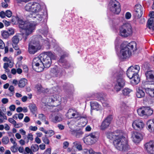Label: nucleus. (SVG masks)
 <instances>
[{
	"label": "nucleus",
	"mask_w": 154,
	"mask_h": 154,
	"mask_svg": "<svg viewBox=\"0 0 154 154\" xmlns=\"http://www.w3.org/2000/svg\"><path fill=\"white\" fill-rule=\"evenodd\" d=\"M107 137L114 140V145L117 150L125 151L128 149L127 139L124 137L123 133L121 131L118 130L113 133H110L107 134Z\"/></svg>",
	"instance_id": "nucleus-1"
},
{
	"label": "nucleus",
	"mask_w": 154,
	"mask_h": 154,
	"mask_svg": "<svg viewBox=\"0 0 154 154\" xmlns=\"http://www.w3.org/2000/svg\"><path fill=\"white\" fill-rule=\"evenodd\" d=\"M18 23L20 28L24 30L27 36L31 34L35 29L36 23L34 22H30L19 19Z\"/></svg>",
	"instance_id": "nucleus-2"
},
{
	"label": "nucleus",
	"mask_w": 154,
	"mask_h": 154,
	"mask_svg": "<svg viewBox=\"0 0 154 154\" xmlns=\"http://www.w3.org/2000/svg\"><path fill=\"white\" fill-rule=\"evenodd\" d=\"M45 68L50 67L51 60L56 59L57 57L55 54L50 51L45 52L41 54L38 57Z\"/></svg>",
	"instance_id": "nucleus-3"
},
{
	"label": "nucleus",
	"mask_w": 154,
	"mask_h": 154,
	"mask_svg": "<svg viewBox=\"0 0 154 154\" xmlns=\"http://www.w3.org/2000/svg\"><path fill=\"white\" fill-rule=\"evenodd\" d=\"M42 37L40 35L34 36L29 46L28 51L29 53L34 54L38 50H39L40 46L39 44L40 40L42 39Z\"/></svg>",
	"instance_id": "nucleus-4"
},
{
	"label": "nucleus",
	"mask_w": 154,
	"mask_h": 154,
	"mask_svg": "<svg viewBox=\"0 0 154 154\" xmlns=\"http://www.w3.org/2000/svg\"><path fill=\"white\" fill-rule=\"evenodd\" d=\"M132 33V29L130 24L125 23L120 28L119 34L122 37H126L130 36Z\"/></svg>",
	"instance_id": "nucleus-5"
},
{
	"label": "nucleus",
	"mask_w": 154,
	"mask_h": 154,
	"mask_svg": "<svg viewBox=\"0 0 154 154\" xmlns=\"http://www.w3.org/2000/svg\"><path fill=\"white\" fill-rule=\"evenodd\" d=\"M122 74L118 75L114 82V89L117 93L120 91L125 85V81L122 76Z\"/></svg>",
	"instance_id": "nucleus-6"
},
{
	"label": "nucleus",
	"mask_w": 154,
	"mask_h": 154,
	"mask_svg": "<svg viewBox=\"0 0 154 154\" xmlns=\"http://www.w3.org/2000/svg\"><path fill=\"white\" fill-rule=\"evenodd\" d=\"M98 135L97 133L93 132L89 134L84 137L83 140L85 143L88 145L95 143L98 140Z\"/></svg>",
	"instance_id": "nucleus-7"
},
{
	"label": "nucleus",
	"mask_w": 154,
	"mask_h": 154,
	"mask_svg": "<svg viewBox=\"0 0 154 154\" xmlns=\"http://www.w3.org/2000/svg\"><path fill=\"white\" fill-rule=\"evenodd\" d=\"M108 8L110 11L116 14H118L121 11L120 4L116 0H110Z\"/></svg>",
	"instance_id": "nucleus-8"
},
{
	"label": "nucleus",
	"mask_w": 154,
	"mask_h": 154,
	"mask_svg": "<svg viewBox=\"0 0 154 154\" xmlns=\"http://www.w3.org/2000/svg\"><path fill=\"white\" fill-rule=\"evenodd\" d=\"M41 60L39 57H35L33 60L32 67L33 69L36 71L40 72L42 71L45 67L42 64Z\"/></svg>",
	"instance_id": "nucleus-9"
},
{
	"label": "nucleus",
	"mask_w": 154,
	"mask_h": 154,
	"mask_svg": "<svg viewBox=\"0 0 154 154\" xmlns=\"http://www.w3.org/2000/svg\"><path fill=\"white\" fill-rule=\"evenodd\" d=\"M131 54V52L128 48L126 47L123 45H121V49L120 53L118 54L119 57L121 58H129Z\"/></svg>",
	"instance_id": "nucleus-10"
},
{
	"label": "nucleus",
	"mask_w": 154,
	"mask_h": 154,
	"mask_svg": "<svg viewBox=\"0 0 154 154\" xmlns=\"http://www.w3.org/2000/svg\"><path fill=\"white\" fill-rule=\"evenodd\" d=\"M140 70V67L138 65L134 66H131L129 67L127 71V75L128 77L130 79L133 76L138 74Z\"/></svg>",
	"instance_id": "nucleus-11"
},
{
	"label": "nucleus",
	"mask_w": 154,
	"mask_h": 154,
	"mask_svg": "<svg viewBox=\"0 0 154 154\" xmlns=\"http://www.w3.org/2000/svg\"><path fill=\"white\" fill-rule=\"evenodd\" d=\"M45 99H46L45 103H48L55 102L57 103V106L60 104V102L61 101V97L58 94L45 97L43 99V100Z\"/></svg>",
	"instance_id": "nucleus-12"
},
{
	"label": "nucleus",
	"mask_w": 154,
	"mask_h": 154,
	"mask_svg": "<svg viewBox=\"0 0 154 154\" xmlns=\"http://www.w3.org/2000/svg\"><path fill=\"white\" fill-rule=\"evenodd\" d=\"M154 72L152 71H149L147 72L145 75L147 81L144 83L145 84L153 85L154 82Z\"/></svg>",
	"instance_id": "nucleus-13"
},
{
	"label": "nucleus",
	"mask_w": 154,
	"mask_h": 154,
	"mask_svg": "<svg viewBox=\"0 0 154 154\" xmlns=\"http://www.w3.org/2000/svg\"><path fill=\"white\" fill-rule=\"evenodd\" d=\"M66 116L69 119L78 118L80 116V114L75 109H70L68 110Z\"/></svg>",
	"instance_id": "nucleus-14"
},
{
	"label": "nucleus",
	"mask_w": 154,
	"mask_h": 154,
	"mask_svg": "<svg viewBox=\"0 0 154 154\" xmlns=\"http://www.w3.org/2000/svg\"><path fill=\"white\" fill-rule=\"evenodd\" d=\"M131 138L134 142L138 143L143 139V136L140 133L137 132H133L132 133Z\"/></svg>",
	"instance_id": "nucleus-15"
},
{
	"label": "nucleus",
	"mask_w": 154,
	"mask_h": 154,
	"mask_svg": "<svg viewBox=\"0 0 154 154\" xmlns=\"http://www.w3.org/2000/svg\"><path fill=\"white\" fill-rule=\"evenodd\" d=\"M132 126L135 129L137 130L142 129L144 127V124L143 121L140 120H136L133 122Z\"/></svg>",
	"instance_id": "nucleus-16"
},
{
	"label": "nucleus",
	"mask_w": 154,
	"mask_h": 154,
	"mask_svg": "<svg viewBox=\"0 0 154 154\" xmlns=\"http://www.w3.org/2000/svg\"><path fill=\"white\" fill-rule=\"evenodd\" d=\"M147 152L150 154H154V142L150 141L145 145Z\"/></svg>",
	"instance_id": "nucleus-17"
},
{
	"label": "nucleus",
	"mask_w": 154,
	"mask_h": 154,
	"mask_svg": "<svg viewBox=\"0 0 154 154\" xmlns=\"http://www.w3.org/2000/svg\"><path fill=\"white\" fill-rule=\"evenodd\" d=\"M111 120L112 118L110 116H108L105 119L102 123L100 127L101 129L105 130L107 128L110 124Z\"/></svg>",
	"instance_id": "nucleus-18"
},
{
	"label": "nucleus",
	"mask_w": 154,
	"mask_h": 154,
	"mask_svg": "<svg viewBox=\"0 0 154 154\" xmlns=\"http://www.w3.org/2000/svg\"><path fill=\"white\" fill-rule=\"evenodd\" d=\"M44 13L42 11L38 12V13L33 14L32 18L33 20L38 22L42 21L43 18Z\"/></svg>",
	"instance_id": "nucleus-19"
},
{
	"label": "nucleus",
	"mask_w": 154,
	"mask_h": 154,
	"mask_svg": "<svg viewBox=\"0 0 154 154\" xmlns=\"http://www.w3.org/2000/svg\"><path fill=\"white\" fill-rule=\"evenodd\" d=\"M147 129L150 132L154 131V119L149 120L146 123Z\"/></svg>",
	"instance_id": "nucleus-20"
},
{
	"label": "nucleus",
	"mask_w": 154,
	"mask_h": 154,
	"mask_svg": "<svg viewBox=\"0 0 154 154\" xmlns=\"http://www.w3.org/2000/svg\"><path fill=\"white\" fill-rule=\"evenodd\" d=\"M33 8L32 12L34 13V14L38 13V12L42 11L41 5L38 3L34 2Z\"/></svg>",
	"instance_id": "nucleus-21"
},
{
	"label": "nucleus",
	"mask_w": 154,
	"mask_h": 154,
	"mask_svg": "<svg viewBox=\"0 0 154 154\" xmlns=\"http://www.w3.org/2000/svg\"><path fill=\"white\" fill-rule=\"evenodd\" d=\"M91 109H95L97 111L101 109V106L97 102H91Z\"/></svg>",
	"instance_id": "nucleus-22"
},
{
	"label": "nucleus",
	"mask_w": 154,
	"mask_h": 154,
	"mask_svg": "<svg viewBox=\"0 0 154 154\" xmlns=\"http://www.w3.org/2000/svg\"><path fill=\"white\" fill-rule=\"evenodd\" d=\"M126 47H128L131 52L132 50L133 51L136 50V43L135 42H131L128 44L127 45L124 46Z\"/></svg>",
	"instance_id": "nucleus-23"
},
{
	"label": "nucleus",
	"mask_w": 154,
	"mask_h": 154,
	"mask_svg": "<svg viewBox=\"0 0 154 154\" xmlns=\"http://www.w3.org/2000/svg\"><path fill=\"white\" fill-rule=\"evenodd\" d=\"M79 118H80L81 125L82 126H85L88 122L86 116L85 115H82L80 114V116Z\"/></svg>",
	"instance_id": "nucleus-24"
},
{
	"label": "nucleus",
	"mask_w": 154,
	"mask_h": 154,
	"mask_svg": "<svg viewBox=\"0 0 154 154\" xmlns=\"http://www.w3.org/2000/svg\"><path fill=\"white\" fill-rule=\"evenodd\" d=\"M59 61V63L62 64V66L65 68H68L70 66L69 64L67 61L64 60L63 56H61Z\"/></svg>",
	"instance_id": "nucleus-25"
},
{
	"label": "nucleus",
	"mask_w": 154,
	"mask_h": 154,
	"mask_svg": "<svg viewBox=\"0 0 154 154\" xmlns=\"http://www.w3.org/2000/svg\"><path fill=\"white\" fill-rule=\"evenodd\" d=\"M136 95L138 98H143L145 96V93L142 89L139 88L137 90Z\"/></svg>",
	"instance_id": "nucleus-26"
},
{
	"label": "nucleus",
	"mask_w": 154,
	"mask_h": 154,
	"mask_svg": "<svg viewBox=\"0 0 154 154\" xmlns=\"http://www.w3.org/2000/svg\"><path fill=\"white\" fill-rule=\"evenodd\" d=\"M27 81L24 78L21 79L18 82V86L20 88L24 87L27 84Z\"/></svg>",
	"instance_id": "nucleus-27"
},
{
	"label": "nucleus",
	"mask_w": 154,
	"mask_h": 154,
	"mask_svg": "<svg viewBox=\"0 0 154 154\" xmlns=\"http://www.w3.org/2000/svg\"><path fill=\"white\" fill-rule=\"evenodd\" d=\"M97 100L100 101L104 106L108 107L109 106L108 101L103 97H98Z\"/></svg>",
	"instance_id": "nucleus-28"
},
{
	"label": "nucleus",
	"mask_w": 154,
	"mask_h": 154,
	"mask_svg": "<svg viewBox=\"0 0 154 154\" xmlns=\"http://www.w3.org/2000/svg\"><path fill=\"white\" fill-rule=\"evenodd\" d=\"M63 120V117L61 115L58 114L55 116L52 119V121L54 123H57L62 121Z\"/></svg>",
	"instance_id": "nucleus-29"
},
{
	"label": "nucleus",
	"mask_w": 154,
	"mask_h": 154,
	"mask_svg": "<svg viewBox=\"0 0 154 154\" xmlns=\"http://www.w3.org/2000/svg\"><path fill=\"white\" fill-rule=\"evenodd\" d=\"M143 11V9L135 10V17L137 18H140L142 16Z\"/></svg>",
	"instance_id": "nucleus-30"
},
{
	"label": "nucleus",
	"mask_w": 154,
	"mask_h": 154,
	"mask_svg": "<svg viewBox=\"0 0 154 154\" xmlns=\"http://www.w3.org/2000/svg\"><path fill=\"white\" fill-rule=\"evenodd\" d=\"M145 91L150 96L154 97V88H145Z\"/></svg>",
	"instance_id": "nucleus-31"
},
{
	"label": "nucleus",
	"mask_w": 154,
	"mask_h": 154,
	"mask_svg": "<svg viewBox=\"0 0 154 154\" xmlns=\"http://www.w3.org/2000/svg\"><path fill=\"white\" fill-rule=\"evenodd\" d=\"M147 27L150 29L154 30V21L152 18H149L148 20Z\"/></svg>",
	"instance_id": "nucleus-32"
},
{
	"label": "nucleus",
	"mask_w": 154,
	"mask_h": 154,
	"mask_svg": "<svg viewBox=\"0 0 154 154\" xmlns=\"http://www.w3.org/2000/svg\"><path fill=\"white\" fill-rule=\"evenodd\" d=\"M34 2L29 3L25 6V9L26 11L32 12Z\"/></svg>",
	"instance_id": "nucleus-33"
},
{
	"label": "nucleus",
	"mask_w": 154,
	"mask_h": 154,
	"mask_svg": "<svg viewBox=\"0 0 154 154\" xmlns=\"http://www.w3.org/2000/svg\"><path fill=\"white\" fill-rule=\"evenodd\" d=\"M131 79H132L131 80L132 82L135 84H137L139 83L140 81V78L138 74L135 75L133 76V77Z\"/></svg>",
	"instance_id": "nucleus-34"
},
{
	"label": "nucleus",
	"mask_w": 154,
	"mask_h": 154,
	"mask_svg": "<svg viewBox=\"0 0 154 154\" xmlns=\"http://www.w3.org/2000/svg\"><path fill=\"white\" fill-rule=\"evenodd\" d=\"M20 35H21L19 34L13 36L12 39L13 44L17 45L19 42Z\"/></svg>",
	"instance_id": "nucleus-35"
},
{
	"label": "nucleus",
	"mask_w": 154,
	"mask_h": 154,
	"mask_svg": "<svg viewBox=\"0 0 154 154\" xmlns=\"http://www.w3.org/2000/svg\"><path fill=\"white\" fill-rule=\"evenodd\" d=\"M29 107L31 112L33 114L35 113L37 111V108L34 104H30Z\"/></svg>",
	"instance_id": "nucleus-36"
},
{
	"label": "nucleus",
	"mask_w": 154,
	"mask_h": 154,
	"mask_svg": "<svg viewBox=\"0 0 154 154\" xmlns=\"http://www.w3.org/2000/svg\"><path fill=\"white\" fill-rule=\"evenodd\" d=\"M72 131L73 133L72 134H75V136L77 137L78 138L82 136V135L83 133V132L80 130L76 131L73 130Z\"/></svg>",
	"instance_id": "nucleus-37"
},
{
	"label": "nucleus",
	"mask_w": 154,
	"mask_h": 154,
	"mask_svg": "<svg viewBox=\"0 0 154 154\" xmlns=\"http://www.w3.org/2000/svg\"><path fill=\"white\" fill-rule=\"evenodd\" d=\"M132 91V90L128 88H125L122 91V92L123 95L124 96H128L129 94Z\"/></svg>",
	"instance_id": "nucleus-38"
},
{
	"label": "nucleus",
	"mask_w": 154,
	"mask_h": 154,
	"mask_svg": "<svg viewBox=\"0 0 154 154\" xmlns=\"http://www.w3.org/2000/svg\"><path fill=\"white\" fill-rule=\"evenodd\" d=\"M153 112L152 109L149 107H145V115L147 116H149Z\"/></svg>",
	"instance_id": "nucleus-39"
},
{
	"label": "nucleus",
	"mask_w": 154,
	"mask_h": 154,
	"mask_svg": "<svg viewBox=\"0 0 154 154\" xmlns=\"http://www.w3.org/2000/svg\"><path fill=\"white\" fill-rule=\"evenodd\" d=\"M137 112L139 115L143 116L145 115V107H143L137 110Z\"/></svg>",
	"instance_id": "nucleus-40"
},
{
	"label": "nucleus",
	"mask_w": 154,
	"mask_h": 154,
	"mask_svg": "<svg viewBox=\"0 0 154 154\" xmlns=\"http://www.w3.org/2000/svg\"><path fill=\"white\" fill-rule=\"evenodd\" d=\"M36 88L38 92H44L46 91L45 89L40 85H37L36 86Z\"/></svg>",
	"instance_id": "nucleus-41"
},
{
	"label": "nucleus",
	"mask_w": 154,
	"mask_h": 154,
	"mask_svg": "<svg viewBox=\"0 0 154 154\" xmlns=\"http://www.w3.org/2000/svg\"><path fill=\"white\" fill-rule=\"evenodd\" d=\"M74 146L76 148L79 150H82V147L80 143L77 142H75L73 143Z\"/></svg>",
	"instance_id": "nucleus-42"
},
{
	"label": "nucleus",
	"mask_w": 154,
	"mask_h": 154,
	"mask_svg": "<svg viewBox=\"0 0 154 154\" xmlns=\"http://www.w3.org/2000/svg\"><path fill=\"white\" fill-rule=\"evenodd\" d=\"M1 35L3 38L5 39L8 38L9 35L8 32L6 31H1Z\"/></svg>",
	"instance_id": "nucleus-43"
},
{
	"label": "nucleus",
	"mask_w": 154,
	"mask_h": 154,
	"mask_svg": "<svg viewBox=\"0 0 154 154\" xmlns=\"http://www.w3.org/2000/svg\"><path fill=\"white\" fill-rule=\"evenodd\" d=\"M32 151L34 152L37 151L39 149V147L37 144H33L31 146Z\"/></svg>",
	"instance_id": "nucleus-44"
},
{
	"label": "nucleus",
	"mask_w": 154,
	"mask_h": 154,
	"mask_svg": "<svg viewBox=\"0 0 154 154\" xmlns=\"http://www.w3.org/2000/svg\"><path fill=\"white\" fill-rule=\"evenodd\" d=\"M9 142V139L8 138L5 136L3 137L2 139V142L4 144H7Z\"/></svg>",
	"instance_id": "nucleus-45"
},
{
	"label": "nucleus",
	"mask_w": 154,
	"mask_h": 154,
	"mask_svg": "<svg viewBox=\"0 0 154 154\" xmlns=\"http://www.w3.org/2000/svg\"><path fill=\"white\" fill-rule=\"evenodd\" d=\"M33 140V135L31 133L29 134L27 136V139L26 140V143H28L29 140L32 141Z\"/></svg>",
	"instance_id": "nucleus-46"
},
{
	"label": "nucleus",
	"mask_w": 154,
	"mask_h": 154,
	"mask_svg": "<svg viewBox=\"0 0 154 154\" xmlns=\"http://www.w3.org/2000/svg\"><path fill=\"white\" fill-rule=\"evenodd\" d=\"M60 71V69H58L56 67L52 69L51 70V72L55 75H57Z\"/></svg>",
	"instance_id": "nucleus-47"
},
{
	"label": "nucleus",
	"mask_w": 154,
	"mask_h": 154,
	"mask_svg": "<svg viewBox=\"0 0 154 154\" xmlns=\"http://www.w3.org/2000/svg\"><path fill=\"white\" fill-rule=\"evenodd\" d=\"M42 140L43 142L47 144H49V140L48 139L47 137V135H45V137H43L42 138Z\"/></svg>",
	"instance_id": "nucleus-48"
},
{
	"label": "nucleus",
	"mask_w": 154,
	"mask_h": 154,
	"mask_svg": "<svg viewBox=\"0 0 154 154\" xmlns=\"http://www.w3.org/2000/svg\"><path fill=\"white\" fill-rule=\"evenodd\" d=\"M17 145H13L11 147V150L13 152H16L17 151Z\"/></svg>",
	"instance_id": "nucleus-49"
},
{
	"label": "nucleus",
	"mask_w": 154,
	"mask_h": 154,
	"mask_svg": "<svg viewBox=\"0 0 154 154\" xmlns=\"http://www.w3.org/2000/svg\"><path fill=\"white\" fill-rule=\"evenodd\" d=\"M45 133L46 134H48V136L50 137L54 135V133L53 131L50 130L45 131Z\"/></svg>",
	"instance_id": "nucleus-50"
},
{
	"label": "nucleus",
	"mask_w": 154,
	"mask_h": 154,
	"mask_svg": "<svg viewBox=\"0 0 154 154\" xmlns=\"http://www.w3.org/2000/svg\"><path fill=\"white\" fill-rule=\"evenodd\" d=\"M68 125H69V128L71 129L73 131V128L74 127V122L71 121L70 122H68L67 123Z\"/></svg>",
	"instance_id": "nucleus-51"
},
{
	"label": "nucleus",
	"mask_w": 154,
	"mask_h": 154,
	"mask_svg": "<svg viewBox=\"0 0 154 154\" xmlns=\"http://www.w3.org/2000/svg\"><path fill=\"white\" fill-rule=\"evenodd\" d=\"M13 125L16 128H19L23 126V124L21 123H17L16 122Z\"/></svg>",
	"instance_id": "nucleus-52"
},
{
	"label": "nucleus",
	"mask_w": 154,
	"mask_h": 154,
	"mask_svg": "<svg viewBox=\"0 0 154 154\" xmlns=\"http://www.w3.org/2000/svg\"><path fill=\"white\" fill-rule=\"evenodd\" d=\"M38 118L42 121H45L46 119V117L42 114H40L38 115Z\"/></svg>",
	"instance_id": "nucleus-53"
},
{
	"label": "nucleus",
	"mask_w": 154,
	"mask_h": 154,
	"mask_svg": "<svg viewBox=\"0 0 154 154\" xmlns=\"http://www.w3.org/2000/svg\"><path fill=\"white\" fill-rule=\"evenodd\" d=\"M6 16L8 17H11L12 15V13L11 11L9 10H7L5 11Z\"/></svg>",
	"instance_id": "nucleus-54"
},
{
	"label": "nucleus",
	"mask_w": 154,
	"mask_h": 154,
	"mask_svg": "<svg viewBox=\"0 0 154 154\" xmlns=\"http://www.w3.org/2000/svg\"><path fill=\"white\" fill-rule=\"evenodd\" d=\"M120 42V39L119 38H117L115 42V48L116 49L119 45Z\"/></svg>",
	"instance_id": "nucleus-55"
},
{
	"label": "nucleus",
	"mask_w": 154,
	"mask_h": 154,
	"mask_svg": "<svg viewBox=\"0 0 154 154\" xmlns=\"http://www.w3.org/2000/svg\"><path fill=\"white\" fill-rule=\"evenodd\" d=\"M8 32L10 35L14 34V30L13 28H9Z\"/></svg>",
	"instance_id": "nucleus-56"
},
{
	"label": "nucleus",
	"mask_w": 154,
	"mask_h": 154,
	"mask_svg": "<svg viewBox=\"0 0 154 154\" xmlns=\"http://www.w3.org/2000/svg\"><path fill=\"white\" fill-rule=\"evenodd\" d=\"M14 88L13 85H11L10 86L8 90L10 91L11 94L12 95H13L14 93Z\"/></svg>",
	"instance_id": "nucleus-57"
},
{
	"label": "nucleus",
	"mask_w": 154,
	"mask_h": 154,
	"mask_svg": "<svg viewBox=\"0 0 154 154\" xmlns=\"http://www.w3.org/2000/svg\"><path fill=\"white\" fill-rule=\"evenodd\" d=\"M89 154H102L100 152H95L92 149H90L88 150Z\"/></svg>",
	"instance_id": "nucleus-58"
},
{
	"label": "nucleus",
	"mask_w": 154,
	"mask_h": 154,
	"mask_svg": "<svg viewBox=\"0 0 154 154\" xmlns=\"http://www.w3.org/2000/svg\"><path fill=\"white\" fill-rule=\"evenodd\" d=\"M38 128L36 126H31L29 127V129L32 131H35Z\"/></svg>",
	"instance_id": "nucleus-59"
},
{
	"label": "nucleus",
	"mask_w": 154,
	"mask_h": 154,
	"mask_svg": "<svg viewBox=\"0 0 154 154\" xmlns=\"http://www.w3.org/2000/svg\"><path fill=\"white\" fill-rule=\"evenodd\" d=\"M16 139L15 138H11L10 139V141L13 145H17V143L16 142Z\"/></svg>",
	"instance_id": "nucleus-60"
},
{
	"label": "nucleus",
	"mask_w": 154,
	"mask_h": 154,
	"mask_svg": "<svg viewBox=\"0 0 154 154\" xmlns=\"http://www.w3.org/2000/svg\"><path fill=\"white\" fill-rule=\"evenodd\" d=\"M5 47V44L3 41L0 39V48L3 49Z\"/></svg>",
	"instance_id": "nucleus-61"
},
{
	"label": "nucleus",
	"mask_w": 154,
	"mask_h": 154,
	"mask_svg": "<svg viewBox=\"0 0 154 154\" xmlns=\"http://www.w3.org/2000/svg\"><path fill=\"white\" fill-rule=\"evenodd\" d=\"M44 44L45 45L48 46V48H49L50 45V44L48 38H47V39L44 40Z\"/></svg>",
	"instance_id": "nucleus-62"
},
{
	"label": "nucleus",
	"mask_w": 154,
	"mask_h": 154,
	"mask_svg": "<svg viewBox=\"0 0 154 154\" xmlns=\"http://www.w3.org/2000/svg\"><path fill=\"white\" fill-rule=\"evenodd\" d=\"M8 121L13 125L15 123L16 121L13 118H9L8 119Z\"/></svg>",
	"instance_id": "nucleus-63"
},
{
	"label": "nucleus",
	"mask_w": 154,
	"mask_h": 154,
	"mask_svg": "<svg viewBox=\"0 0 154 154\" xmlns=\"http://www.w3.org/2000/svg\"><path fill=\"white\" fill-rule=\"evenodd\" d=\"M51 148H48L44 152L43 154H51Z\"/></svg>",
	"instance_id": "nucleus-64"
}]
</instances>
